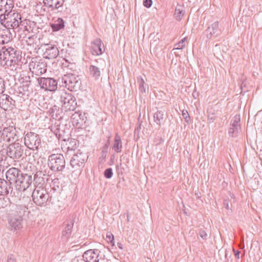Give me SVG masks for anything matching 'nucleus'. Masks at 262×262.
<instances>
[{"mask_svg":"<svg viewBox=\"0 0 262 262\" xmlns=\"http://www.w3.org/2000/svg\"><path fill=\"white\" fill-rule=\"evenodd\" d=\"M0 23L8 28L22 29L21 26H23L20 14L13 9L0 18Z\"/></svg>","mask_w":262,"mask_h":262,"instance_id":"f257e3e1","label":"nucleus"},{"mask_svg":"<svg viewBox=\"0 0 262 262\" xmlns=\"http://www.w3.org/2000/svg\"><path fill=\"white\" fill-rule=\"evenodd\" d=\"M66 162L61 154H53L48 157V165L54 172H61L66 168Z\"/></svg>","mask_w":262,"mask_h":262,"instance_id":"f03ea898","label":"nucleus"},{"mask_svg":"<svg viewBox=\"0 0 262 262\" xmlns=\"http://www.w3.org/2000/svg\"><path fill=\"white\" fill-rule=\"evenodd\" d=\"M62 84L70 91H77L81 87V81L78 75L73 73H67L61 78Z\"/></svg>","mask_w":262,"mask_h":262,"instance_id":"7ed1b4c3","label":"nucleus"},{"mask_svg":"<svg viewBox=\"0 0 262 262\" xmlns=\"http://www.w3.org/2000/svg\"><path fill=\"white\" fill-rule=\"evenodd\" d=\"M60 101L62 106L66 111H74L77 107V102L75 97L71 93L63 91L60 92Z\"/></svg>","mask_w":262,"mask_h":262,"instance_id":"20e7f679","label":"nucleus"},{"mask_svg":"<svg viewBox=\"0 0 262 262\" xmlns=\"http://www.w3.org/2000/svg\"><path fill=\"white\" fill-rule=\"evenodd\" d=\"M32 197L33 202L37 206H46L50 198L49 194L43 188H35L32 192Z\"/></svg>","mask_w":262,"mask_h":262,"instance_id":"39448f33","label":"nucleus"},{"mask_svg":"<svg viewBox=\"0 0 262 262\" xmlns=\"http://www.w3.org/2000/svg\"><path fill=\"white\" fill-rule=\"evenodd\" d=\"M26 147L18 142L10 144L7 149V156L13 160L21 158L24 154Z\"/></svg>","mask_w":262,"mask_h":262,"instance_id":"423d86ee","label":"nucleus"},{"mask_svg":"<svg viewBox=\"0 0 262 262\" xmlns=\"http://www.w3.org/2000/svg\"><path fill=\"white\" fill-rule=\"evenodd\" d=\"M29 67L30 71L36 75H41L47 72V63L43 59L32 58Z\"/></svg>","mask_w":262,"mask_h":262,"instance_id":"0eeeda50","label":"nucleus"},{"mask_svg":"<svg viewBox=\"0 0 262 262\" xmlns=\"http://www.w3.org/2000/svg\"><path fill=\"white\" fill-rule=\"evenodd\" d=\"M24 143L29 148L32 150L37 149L41 144V139L37 134L29 132L25 136Z\"/></svg>","mask_w":262,"mask_h":262,"instance_id":"6e6552de","label":"nucleus"},{"mask_svg":"<svg viewBox=\"0 0 262 262\" xmlns=\"http://www.w3.org/2000/svg\"><path fill=\"white\" fill-rule=\"evenodd\" d=\"M17 136L15 128L12 126L5 127L3 130L0 128V149L3 146V144L1 142V139L6 142H17Z\"/></svg>","mask_w":262,"mask_h":262,"instance_id":"1a4fd4ad","label":"nucleus"},{"mask_svg":"<svg viewBox=\"0 0 262 262\" xmlns=\"http://www.w3.org/2000/svg\"><path fill=\"white\" fill-rule=\"evenodd\" d=\"M82 257L86 262H107V260L102 258V254L98 249H89L83 254Z\"/></svg>","mask_w":262,"mask_h":262,"instance_id":"9d476101","label":"nucleus"},{"mask_svg":"<svg viewBox=\"0 0 262 262\" xmlns=\"http://www.w3.org/2000/svg\"><path fill=\"white\" fill-rule=\"evenodd\" d=\"M88 158V156L86 153L83 152L80 149H78L71 158L70 165L72 168L78 169L83 166L84 162Z\"/></svg>","mask_w":262,"mask_h":262,"instance_id":"9b49d317","label":"nucleus"},{"mask_svg":"<svg viewBox=\"0 0 262 262\" xmlns=\"http://www.w3.org/2000/svg\"><path fill=\"white\" fill-rule=\"evenodd\" d=\"M41 88L46 91H55L57 88V82L52 78L40 77L37 79Z\"/></svg>","mask_w":262,"mask_h":262,"instance_id":"f8f14e48","label":"nucleus"},{"mask_svg":"<svg viewBox=\"0 0 262 262\" xmlns=\"http://www.w3.org/2000/svg\"><path fill=\"white\" fill-rule=\"evenodd\" d=\"M45 51L43 53L44 58L53 59L59 55V51L56 45L49 43L45 45Z\"/></svg>","mask_w":262,"mask_h":262,"instance_id":"ddd939ff","label":"nucleus"},{"mask_svg":"<svg viewBox=\"0 0 262 262\" xmlns=\"http://www.w3.org/2000/svg\"><path fill=\"white\" fill-rule=\"evenodd\" d=\"M32 183V176L22 172L16 185L19 187V189L24 190L25 191L30 186Z\"/></svg>","mask_w":262,"mask_h":262,"instance_id":"4468645a","label":"nucleus"},{"mask_svg":"<svg viewBox=\"0 0 262 262\" xmlns=\"http://www.w3.org/2000/svg\"><path fill=\"white\" fill-rule=\"evenodd\" d=\"M15 105V101L8 95L0 96V107L5 111L11 110Z\"/></svg>","mask_w":262,"mask_h":262,"instance_id":"2eb2a0df","label":"nucleus"},{"mask_svg":"<svg viewBox=\"0 0 262 262\" xmlns=\"http://www.w3.org/2000/svg\"><path fill=\"white\" fill-rule=\"evenodd\" d=\"M21 173L22 172L19 169L15 167H12L7 171L6 173V177L7 181L11 184L13 183L16 184L18 179Z\"/></svg>","mask_w":262,"mask_h":262,"instance_id":"dca6fc26","label":"nucleus"},{"mask_svg":"<svg viewBox=\"0 0 262 262\" xmlns=\"http://www.w3.org/2000/svg\"><path fill=\"white\" fill-rule=\"evenodd\" d=\"M64 143L62 144L61 148L62 151L68 154L70 151H74L77 147V140L70 138L67 140L66 139L63 140Z\"/></svg>","mask_w":262,"mask_h":262,"instance_id":"f3484780","label":"nucleus"},{"mask_svg":"<svg viewBox=\"0 0 262 262\" xmlns=\"http://www.w3.org/2000/svg\"><path fill=\"white\" fill-rule=\"evenodd\" d=\"M14 8L13 0H0V18Z\"/></svg>","mask_w":262,"mask_h":262,"instance_id":"a211bd4d","label":"nucleus"},{"mask_svg":"<svg viewBox=\"0 0 262 262\" xmlns=\"http://www.w3.org/2000/svg\"><path fill=\"white\" fill-rule=\"evenodd\" d=\"M207 37L210 39L212 36L217 37L221 33V30L219 29V22L215 21L211 25L209 26L206 30Z\"/></svg>","mask_w":262,"mask_h":262,"instance_id":"6ab92c4d","label":"nucleus"},{"mask_svg":"<svg viewBox=\"0 0 262 262\" xmlns=\"http://www.w3.org/2000/svg\"><path fill=\"white\" fill-rule=\"evenodd\" d=\"M92 48L93 50V54L100 55L104 51V46L101 40L97 38L93 42Z\"/></svg>","mask_w":262,"mask_h":262,"instance_id":"aec40b11","label":"nucleus"},{"mask_svg":"<svg viewBox=\"0 0 262 262\" xmlns=\"http://www.w3.org/2000/svg\"><path fill=\"white\" fill-rule=\"evenodd\" d=\"M66 0H43L44 5L51 8L52 10H57L62 7Z\"/></svg>","mask_w":262,"mask_h":262,"instance_id":"412c9836","label":"nucleus"},{"mask_svg":"<svg viewBox=\"0 0 262 262\" xmlns=\"http://www.w3.org/2000/svg\"><path fill=\"white\" fill-rule=\"evenodd\" d=\"M11 230H19L22 228V219L20 216L11 217L9 221Z\"/></svg>","mask_w":262,"mask_h":262,"instance_id":"4be33fe9","label":"nucleus"},{"mask_svg":"<svg viewBox=\"0 0 262 262\" xmlns=\"http://www.w3.org/2000/svg\"><path fill=\"white\" fill-rule=\"evenodd\" d=\"M11 188H12L11 184L8 181L0 178V195H7Z\"/></svg>","mask_w":262,"mask_h":262,"instance_id":"5701e85b","label":"nucleus"},{"mask_svg":"<svg viewBox=\"0 0 262 262\" xmlns=\"http://www.w3.org/2000/svg\"><path fill=\"white\" fill-rule=\"evenodd\" d=\"M48 176L42 174V172L39 171L34 176V181L36 185L39 186V188L42 186L48 180Z\"/></svg>","mask_w":262,"mask_h":262,"instance_id":"b1692460","label":"nucleus"},{"mask_svg":"<svg viewBox=\"0 0 262 262\" xmlns=\"http://www.w3.org/2000/svg\"><path fill=\"white\" fill-rule=\"evenodd\" d=\"M48 112L49 114L56 120H60L62 118L61 115L62 114V110L56 105L51 107Z\"/></svg>","mask_w":262,"mask_h":262,"instance_id":"393cba45","label":"nucleus"},{"mask_svg":"<svg viewBox=\"0 0 262 262\" xmlns=\"http://www.w3.org/2000/svg\"><path fill=\"white\" fill-rule=\"evenodd\" d=\"M9 61L11 63L15 64L20 60V58L19 56V51L15 49L9 47Z\"/></svg>","mask_w":262,"mask_h":262,"instance_id":"a878e982","label":"nucleus"},{"mask_svg":"<svg viewBox=\"0 0 262 262\" xmlns=\"http://www.w3.org/2000/svg\"><path fill=\"white\" fill-rule=\"evenodd\" d=\"M51 27L53 32L58 31L64 28V21L62 18H58L54 23L51 24Z\"/></svg>","mask_w":262,"mask_h":262,"instance_id":"bb28decb","label":"nucleus"},{"mask_svg":"<svg viewBox=\"0 0 262 262\" xmlns=\"http://www.w3.org/2000/svg\"><path fill=\"white\" fill-rule=\"evenodd\" d=\"M19 187L16 185L15 188H11L10 192V195L14 201H16L18 200H20V198L21 195V191H24V190H20L19 189Z\"/></svg>","mask_w":262,"mask_h":262,"instance_id":"cd10ccee","label":"nucleus"},{"mask_svg":"<svg viewBox=\"0 0 262 262\" xmlns=\"http://www.w3.org/2000/svg\"><path fill=\"white\" fill-rule=\"evenodd\" d=\"M122 148V143L121 137L118 135V134H116L114 138V143L113 146V149L115 152L118 153L121 151Z\"/></svg>","mask_w":262,"mask_h":262,"instance_id":"c85d7f7f","label":"nucleus"},{"mask_svg":"<svg viewBox=\"0 0 262 262\" xmlns=\"http://www.w3.org/2000/svg\"><path fill=\"white\" fill-rule=\"evenodd\" d=\"M90 74L95 79H97L100 76V68L91 65L90 66Z\"/></svg>","mask_w":262,"mask_h":262,"instance_id":"c756f323","label":"nucleus"},{"mask_svg":"<svg viewBox=\"0 0 262 262\" xmlns=\"http://www.w3.org/2000/svg\"><path fill=\"white\" fill-rule=\"evenodd\" d=\"M164 111L158 110L154 114V117L155 121L159 125V126H161V121L164 119Z\"/></svg>","mask_w":262,"mask_h":262,"instance_id":"7c9ffc66","label":"nucleus"},{"mask_svg":"<svg viewBox=\"0 0 262 262\" xmlns=\"http://www.w3.org/2000/svg\"><path fill=\"white\" fill-rule=\"evenodd\" d=\"M74 222L73 221H71L70 223H67L64 229L62 231V236H66L67 238L70 237L71 234L72 229L73 227Z\"/></svg>","mask_w":262,"mask_h":262,"instance_id":"2f4dec72","label":"nucleus"},{"mask_svg":"<svg viewBox=\"0 0 262 262\" xmlns=\"http://www.w3.org/2000/svg\"><path fill=\"white\" fill-rule=\"evenodd\" d=\"M0 37L2 38V40L0 41V43L2 44L8 43L11 39V34L8 30H7L6 32H3L0 33Z\"/></svg>","mask_w":262,"mask_h":262,"instance_id":"473e14b6","label":"nucleus"},{"mask_svg":"<svg viewBox=\"0 0 262 262\" xmlns=\"http://www.w3.org/2000/svg\"><path fill=\"white\" fill-rule=\"evenodd\" d=\"M137 83L139 84V90L142 93H144L146 92V89L148 88V84H146L143 79L140 77H137Z\"/></svg>","mask_w":262,"mask_h":262,"instance_id":"72a5a7b5","label":"nucleus"},{"mask_svg":"<svg viewBox=\"0 0 262 262\" xmlns=\"http://www.w3.org/2000/svg\"><path fill=\"white\" fill-rule=\"evenodd\" d=\"M241 129V128H238L235 126H233L231 125H230V126L228 130V134L230 137H235L238 136L239 130Z\"/></svg>","mask_w":262,"mask_h":262,"instance_id":"f704fd0d","label":"nucleus"},{"mask_svg":"<svg viewBox=\"0 0 262 262\" xmlns=\"http://www.w3.org/2000/svg\"><path fill=\"white\" fill-rule=\"evenodd\" d=\"M241 117L239 115H236L231 120L230 125L241 128L240 124Z\"/></svg>","mask_w":262,"mask_h":262,"instance_id":"c9c22d12","label":"nucleus"},{"mask_svg":"<svg viewBox=\"0 0 262 262\" xmlns=\"http://www.w3.org/2000/svg\"><path fill=\"white\" fill-rule=\"evenodd\" d=\"M184 14V11L182 9L178 7L176 8L174 15L177 20H181Z\"/></svg>","mask_w":262,"mask_h":262,"instance_id":"e433bc0d","label":"nucleus"},{"mask_svg":"<svg viewBox=\"0 0 262 262\" xmlns=\"http://www.w3.org/2000/svg\"><path fill=\"white\" fill-rule=\"evenodd\" d=\"M65 62L62 63L64 68H67L68 69L74 71L76 68V64L74 63H71L68 61L67 59H64Z\"/></svg>","mask_w":262,"mask_h":262,"instance_id":"4c0bfd02","label":"nucleus"},{"mask_svg":"<svg viewBox=\"0 0 262 262\" xmlns=\"http://www.w3.org/2000/svg\"><path fill=\"white\" fill-rule=\"evenodd\" d=\"M51 130L56 135V136L58 138V139H60L61 138V135L60 134V129L58 126H51Z\"/></svg>","mask_w":262,"mask_h":262,"instance_id":"58836bf2","label":"nucleus"},{"mask_svg":"<svg viewBox=\"0 0 262 262\" xmlns=\"http://www.w3.org/2000/svg\"><path fill=\"white\" fill-rule=\"evenodd\" d=\"M106 241L108 243L113 246L115 245L114 237L113 234L111 232H108L106 236Z\"/></svg>","mask_w":262,"mask_h":262,"instance_id":"ea45409f","label":"nucleus"},{"mask_svg":"<svg viewBox=\"0 0 262 262\" xmlns=\"http://www.w3.org/2000/svg\"><path fill=\"white\" fill-rule=\"evenodd\" d=\"M113 174V169L112 168H107L104 171V176L106 179H110Z\"/></svg>","mask_w":262,"mask_h":262,"instance_id":"a19ab883","label":"nucleus"},{"mask_svg":"<svg viewBox=\"0 0 262 262\" xmlns=\"http://www.w3.org/2000/svg\"><path fill=\"white\" fill-rule=\"evenodd\" d=\"M8 199L5 198L0 197V209L4 208L8 205Z\"/></svg>","mask_w":262,"mask_h":262,"instance_id":"79ce46f5","label":"nucleus"},{"mask_svg":"<svg viewBox=\"0 0 262 262\" xmlns=\"http://www.w3.org/2000/svg\"><path fill=\"white\" fill-rule=\"evenodd\" d=\"M51 186H52V188L55 190H56V187L58 188L60 186V182L59 179L55 178L54 179L52 180V184Z\"/></svg>","mask_w":262,"mask_h":262,"instance_id":"37998d69","label":"nucleus"},{"mask_svg":"<svg viewBox=\"0 0 262 262\" xmlns=\"http://www.w3.org/2000/svg\"><path fill=\"white\" fill-rule=\"evenodd\" d=\"M198 234L203 240L206 241L207 239L208 235L205 230L200 229Z\"/></svg>","mask_w":262,"mask_h":262,"instance_id":"c03bdc74","label":"nucleus"},{"mask_svg":"<svg viewBox=\"0 0 262 262\" xmlns=\"http://www.w3.org/2000/svg\"><path fill=\"white\" fill-rule=\"evenodd\" d=\"M186 39V37H184V38L182 39L177 45L178 46L177 48H174V49L176 50H180L182 49L184 47V45H183L184 42H185V40Z\"/></svg>","mask_w":262,"mask_h":262,"instance_id":"a18cd8bd","label":"nucleus"},{"mask_svg":"<svg viewBox=\"0 0 262 262\" xmlns=\"http://www.w3.org/2000/svg\"><path fill=\"white\" fill-rule=\"evenodd\" d=\"M2 53H4L5 57H7L6 59H8V61H9V48H6V47H2Z\"/></svg>","mask_w":262,"mask_h":262,"instance_id":"49530a36","label":"nucleus"},{"mask_svg":"<svg viewBox=\"0 0 262 262\" xmlns=\"http://www.w3.org/2000/svg\"><path fill=\"white\" fill-rule=\"evenodd\" d=\"M182 116L187 122H188L190 119L189 115L186 110H183L182 111Z\"/></svg>","mask_w":262,"mask_h":262,"instance_id":"de8ad7c7","label":"nucleus"},{"mask_svg":"<svg viewBox=\"0 0 262 262\" xmlns=\"http://www.w3.org/2000/svg\"><path fill=\"white\" fill-rule=\"evenodd\" d=\"M143 4L144 7L149 8L151 6L152 1V0H143Z\"/></svg>","mask_w":262,"mask_h":262,"instance_id":"09e8293b","label":"nucleus"},{"mask_svg":"<svg viewBox=\"0 0 262 262\" xmlns=\"http://www.w3.org/2000/svg\"><path fill=\"white\" fill-rule=\"evenodd\" d=\"M4 80L0 78V93H3L5 91V84Z\"/></svg>","mask_w":262,"mask_h":262,"instance_id":"8fccbe9b","label":"nucleus"},{"mask_svg":"<svg viewBox=\"0 0 262 262\" xmlns=\"http://www.w3.org/2000/svg\"><path fill=\"white\" fill-rule=\"evenodd\" d=\"M7 57H5L4 53H2V48L0 49V59L5 61V63L7 64L8 62V59H6Z\"/></svg>","mask_w":262,"mask_h":262,"instance_id":"3c124183","label":"nucleus"},{"mask_svg":"<svg viewBox=\"0 0 262 262\" xmlns=\"http://www.w3.org/2000/svg\"><path fill=\"white\" fill-rule=\"evenodd\" d=\"M215 118L214 114L209 115L208 116V121L209 123H211L214 122Z\"/></svg>","mask_w":262,"mask_h":262,"instance_id":"603ef678","label":"nucleus"},{"mask_svg":"<svg viewBox=\"0 0 262 262\" xmlns=\"http://www.w3.org/2000/svg\"><path fill=\"white\" fill-rule=\"evenodd\" d=\"M72 262H86L85 259L80 257H76L73 260Z\"/></svg>","mask_w":262,"mask_h":262,"instance_id":"864d4df0","label":"nucleus"},{"mask_svg":"<svg viewBox=\"0 0 262 262\" xmlns=\"http://www.w3.org/2000/svg\"><path fill=\"white\" fill-rule=\"evenodd\" d=\"M107 154V149L102 148V150L101 151V157L103 159L106 158Z\"/></svg>","mask_w":262,"mask_h":262,"instance_id":"5fc2aeb1","label":"nucleus"},{"mask_svg":"<svg viewBox=\"0 0 262 262\" xmlns=\"http://www.w3.org/2000/svg\"><path fill=\"white\" fill-rule=\"evenodd\" d=\"M7 262H15V259L13 255H10L8 256Z\"/></svg>","mask_w":262,"mask_h":262,"instance_id":"6e6d98bb","label":"nucleus"},{"mask_svg":"<svg viewBox=\"0 0 262 262\" xmlns=\"http://www.w3.org/2000/svg\"><path fill=\"white\" fill-rule=\"evenodd\" d=\"M110 137H108V139L106 143L105 144V145L103 146V148L107 149L110 145Z\"/></svg>","mask_w":262,"mask_h":262,"instance_id":"4d7b16f0","label":"nucleus"},{"mask_svg":"<svg viewBox=\"0 0 262 262\" xmlns=\"http://www.w3.org/2000/svg\"><path fill=\"white\" fill-rule=\"evenodd\" d=\"M224 206H225V207L227 209V210H229L230 209V208H229V204H228V202L227 201V200H224Z\"/></svg>","mask_w":262,"mask_h":262,"instance_id":"13d9d810","label":"nucleus"},{"mask_svg":"<svg viewBox=\"0 0 262 262\" xmlns=\"http://www.w3.org/2000/svg\"><path fill=\"white\" fill-rule=\"evenodd\" d=\"M240 252L239 251H235V256L237 258H239Z\"/></svg>","mask_w":262,"mask_h":262,"instance_id":"bf43d9fd","label":"nucleus"},{"mask_svg":"<svg viewBox=\"0 0 262 262\" xmlns=\"http://www.w3.org/2000/svg\"><path fill=\"white\" fill-rule=\"evenodd\" d=\"M117 246L118 247V248L120 249H123V245L120 243H117Z\"/></svg>","mask_w":262,"mask_h":262,"instance_id":"052dcab7","label":"nucleus"}]
</instances>
